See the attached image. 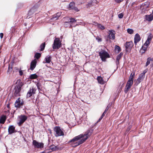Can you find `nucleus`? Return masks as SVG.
I'll list each match as a JSON object with an SVG mask.
<instances>
[{
    "instance_id": "f257e3e1",
    "label": "nucleus",
    "mask_w": 153,
    "mask_h": 153,
    "mask_svg": "<svg viewBox=\"0 0 153 153\" xmlns=\"http://www.w3.org/2000/svg\"><path fill=\"white\" fill-rule=\"evenodd\" d=\"M89 137V134H79L71 140L69 143H71L72 146L75 147L84 143Z\"/></svg>"
},
{
    "instance_id": "f03ea898",
    "label": "nucleus",
    "mask_w": 153,
    "mask_h": 153,
    "mask_svg": "<svg viewBox=\"0 0 153 153\" xmlns=\"http://www.w3.org/2000/svg\"><path fill=\"white\" fill-rule=\"evenodd\" d=\"M23 83L22 82H18V84L16 85L14 89V95L16 97L20 96V92L21 90V88L23 85Z\"/></svg>"
},
{
    "instance_id": "7ed1b4c3",
    "label": "nucleus",
    "mask_w": 153,
    "mask_h": 153,
    "mask_svg": "<svg viewBox=\"0 0 153 153\" xmlns=\"http://www.w3.org/2000/svg\"><path fill=\"white\" fill-rule=\"evenodd\" d=\"M99 56L103 62H105L106 59L110 57L109 53L105 50H102L99 52Z\"/></svg>"
},
{
    "instance_id": "20e7f679",
    "label": "nucleus",
    "mask_w": 153,
    "mask_h": 153,
    "mask_svg": "<svg viewBox=\"0 0 153 153\" xmlns=\"http://www.w3.org/2000/svg\"><path fill=\"white\" fill-rule=\"evenodd\" d=\"M64 19L65 21L64 22V25L66 27L68 26L71 27V25L73 23L76 22V20L74 18L65 17L64 18Z\"/></svg>"
},
{
    "instance_id": "39448f33",
    "label": "nucleus",
    "mask_w": 153,
    "mask_h": 153,
    "mask_svg": "<svg viewBox=\"0 0 153 153\" xmlns=\"http://www.w3.org/2000/svg\"><path fill=\"white\" fill-rule=\"evenodd\" d=\"M62 46L61 41L59 38H56L52 45V48L53 49L57 50Z\"/></svg>"
},
{
    "instance_id": "423d86ee",
    "label": "nucleus",
    "mask_w": 153,
    "mask_h": 153,
    "mask_svg": "<svg viewBox=\"0 0 153 153\" xmlns=\"http://www.w3.org/2000/svg\"><path fill=\"white\" fill-rule=\"evenodd\" d=\"M36 89L33 87L30 88L29 90L27 92L26 97L27 98H29L34 95L35 93Z\"/></svg>"
},
{
    "instance_id": "0eeeda50",
    "label": "nucleus",
    "mask_w": 153,
    "mask_h": 153,
    "mask_svg": "<svg viewBox=\"0 0 153 153\" xmlns=\"http://www.w3.org/2000/svg\"><path fill=\"white\" fill-rule=\"evenodd\" d=\"M125 46L126 52H129L133 46V43L132 41L126 42L125 44Z\"/></svg>"
},
{
    "instance_id": "6e6552de",
    "label": "nucleus",
    "mask_w": 153,
    "mask_h": 153,
    "mask_svg": "<svg viewBox=\"0 0 153 153\" xmlns=\"http://www.w3.org/2000/svg\"><path fill=\"white\" fill-rule=\"evenodd\" d=\"M24 101L23 100L21 102L20 98L19 97L16 100L15 102V107L17 108H20L24 105Z\"/></svg>"
},
{
    "instance_id": "1a4fd4ad",
    "label": "nucleus",
    "mask_w": 153,
    "mask_h": 153,
    "mask_svg": "<svg viewBox=\"0 0 153 153\" xmlns=\"http://www.w3.org/2000/svg\"><path fill=\"white\" fill-rule=\"evenodd\" d=\"M33 144L35 148L42 149L44 147V144L42 143H39L36 140H33Z\"/></svg>"
},
{
    "instance_id": "9d476101",
    "label": "nucleus",
    "mask_w": 153,
    "mask_h": 153,
    "mask_svg": "<svg viewBox=\"0 0 153 153\" xmlns=\"http://www.w3.org/2000/svg\"><path fill=\"white\" fill-rule=\"evenodd\" d=\"M19 121L18 123L19 126H21L27 119V117L25 115H21L19 116Z\"/></svg>"
},
{
    "instance_id": "9b49d317",
    "label": "nucleus",
    "mask_w": 153,
    "mask_h": 153,
    "mask_svg": "<svg viewBox=\"0 0 153 153\" xmlns=\"http://www.w3.org/2000/svg\"><path fill=\"white\" fill-rule=\"evenodd\" d=\"M53 130L56 134H64L63 129L59 126H56L54 127Z\"/></svg>"
},
{
    "instance_id": "f8f14e48",
    "label": "nucleus",
    "mask_w": 153,
    "mask_h": 153,
    "mask_svg": "<svg viewBox=\"0 0 153 153\" xmlns=\"http://www.w3.org/2000/svg\"><path fill=\"white\" fill-rule=\"evenodd\" d=\"M38 7V6L37 5H35L29 10L28 15L29 16H31L33 15L36 11Z\"/></svg>"
},
{
    "instance_id": "ddd939ff",
    "label": "nucleus",
    "mask_w": 153,
    "mask_h": 153,
    "mask_svg": "<svg viewBox=\"0 0 153 153\" xmlns=\"http://www.w3.org/2000/svg\"><path fill=\"white\" fill-rule=\"evenodd\" d=\"M133 84V83H132L131 82H129V81L127 82L124 90V92L126 94L128 92Z\"/></svg>"
},
{
    "instance_id": "4468645a",
    "label": "nucleus",
    "mask_w": 153,
    "mask_h": 153,
    "mask_svg": "<svg viewBox=\"0 0 153 153\" xmlns=\"http://www.w3.org/2000/svg\"><path fill=\"white\" fill-rule=\"evenodd\" d=\"M37 63V60L36 59L33 60L30 63V69L31 71L33 70L36 65Z\"/></svg>"
},
{
    "instance_id": "2eb2a0df",
    "label": "nucleus",
    "mask_w": 153,
    "mask_h": 153,
    "mask_svg": "<svg viewBox=\"0 0 153 153\" xmlns=\"http://www.w3.org/2000/svg\"><path fill=\"white\" fill-rule=\"evenodd\" d=\"M110 33L108 35V37L110 39L114 40L115 39V31L112 30H110L109 31Z\"/></svg>"
},
{
    "instance_id": "dca6fc26",
    "label": "nucleus",
    "mask_w": 153,
    "mask_h": 153,
    "mask_svg": "<svg viewBox=\"0 0 153 153\" xmlns=\"http://www.w3.org/2000/svg\"><path fill=\"white\" fill-rule=\"evenodd\" d=\"M144 76L140 74L139 75V76L137 79L136 82V85H138L143 80L145 77Z\"/></svg>"
},
{
    "instance_id": "f3484780",
    "label": "nucleus",
    "mask_w": 153,
    "mask_h": 153,
    "mask_svg": "<svg viewBox=\"0 0 153 153\" xmlns=\"http://www.w3.org/2000/svg\"><path fill=\"white\" fill-rule=\"evenodd\" d=\"M9 134L16 133L17 131L15 129V127L13 126H10L8 129Z\"/></svg>"
},
{
    "instance_id": "a211bd4d",
    "label": "nucleus",
    "mask_w": 153,
    "mask_h": 153,
    "mask_svg": "<svg viewBox=\"0 0 153 153\" xmlns=\"http://www.w3.org/2000/svg\"><path fill=\"white\" fill-rule=\"evenodd\" d=\"M140 40V35L138 33H136L134 36V43L136 45L137 43L139 42Z\"/></svg>"
},
{
    "instance_id": "6ab92c4d",
    "label": "nucleus",
    "mask_w": 153,
    "mask_h": 153,
    "mask_svg": "<svg viewBox=\"0 0 153 153\" xmlns=\"http://www.w3.org/2000/svg\"><path fill=\"white\" fill-rule=\"evenodd\" d=\"M61 14L60 13H58L56 14L53 16L52 17L51 19V20H57L60 16Z\"/></svg>"
},
{
    "instance_id": "aec40b11",
    "label": "nucleus",
    "mask_w": 153,
    "mask_h": 153,
    "mask_svg": "<svg viewBox=\"0 0 153 153\" xmlns=\"http://www.w3.org/2000/svg\"><path fill=\"white\" fill-rule=\"evenodd\" d=\"M134 73H132L130 75L129 78V79L128 80V82H131V83H133V81L134 79Z\"/></svg>"
},
{
    "instance_id": "412c9836",
    "label": "nucleus",
    "mask_w": 153,
    "mask_h": 153,
    "mask_svg": "<svg viewBox=\"0 0 153 153\" xmlns=\"http://www.w3.org/2000/svg\"><path fill=\"white\" fill-rule=\"evenodd\" d=\"M145 16L146 20L148 21H151L153 19V16L152 14L146 15Z\"/></svg>"
},
{
    "instance_id": "4be33fe9",
    "label": "nucleus",
    "mask_w": 153,
    "mask_h": 153,
    "mask_svg": "<svg viewBox=\"0 0 153 153\" xmlns=\"http://www.w3.org/2000/svg\"><path fill=\"white\" fill-rule=\"evenodd\" d=\"M6 119V117L5 115L2 116L0 118V123L4 124Z\"/></svg>"
},
{
    "instance_id": "5701e85b",
    "label": "nucleus",
    "mask_w": 153,
    "mask_h": 153,
    "mask_svg": "<svg viewBox=\"0 0 153 153\" xmlns=\"http://www.w3.org/2000/svg\"><path fill=\"white\" fill-rule=\"evenodd\" d=\"M51 56L49 55L47 56L45 58L46 62L48 63H50L51 61Z\"/></svg>"
},
{
    "instance_id": "b1692460",
    "label": "nucleus",
    "mask_w": 153,
    "mask_h": 153,
    "mask_svg": "<svg viewBox=\"0 0 153 153\" xmlns=\"http://www.w3.org/2000/svg\"><path fill=\"white\" fill-rule=\"evenodd\" d=\"M97 79L99 83L102 84H104V81L100 76H98L97 77Z\"/></svg>"
},
{
    "instance_id": "393cba45",
    "label": "nucleus",
    "mask_w": 153,
    "mask_h": 153,
    "mask_svg": "<svg viewBox=\"0 0 153 153\" xmlns=\"http://www.w3.org/2000/svg\"><path fill=\"white\" fill-rule=\"evenodd\" d=\"M149 4L150 3L149 2H146L142 4V6L145 8L146 9L149 7Z\"/></svg>"
},
{
    "instance_id": "a878e982",
    "label": "nucleus",
    "mask_w": 153,
    "mask_h": 153,
    "mask_svg": "<svg viewBox=\"0 0 153 153\" xmlns=\"http://www.w3.org/2000/svg\"><path fill=\"white\" fill-rule=\"evenodd\" d=\"M38 77V76L36 74H35L30 75L29 76V78L30 79H34L37 78Z\"/></svg>"
},
{
    "instance_id": "bb28decb",
    "label": "nucleus",
    "mask_w": 153,
    "mask_h": 153,
    "mask_svg": "<svg viewBox=\"0 0 153 153\" xmlns=\"http://www.w3.org/2000/svg\"><path fill=\"white\" fill-rule=\"evenodd\" d=\"M45 42H44L42 43L40 46V51H43L45 48Z\"/></svg>"
},
{
    "instance_id": "cd10ccee",
    "label": "nucleus",
    "mask_w": 153,
    "mask_h": 153,
    "mask_svg": "<svg viewBox=\"0 0 153 153\" xmlns=\"http://www.w3.org/2000/svg\"><path fill=\"white\" fill-rule=\"evenodd\" d=\"M115 49L116 52H117V53H119L121 51L120 47L117 45H116L115 47Z\"/></svg>"
},
{
    "instance_id": "c85d7f7f",
    "label": "nucleus",
    "mask_w": 153,
    "mask_h": 153,
    "mask_svg": "<svg viewBox=\"0 0 153 153\" xmlns=\"http://www.w3.org/2000/svg\"><path fill=\"white\" fill-rule=\"evenodd\" d=\"M93 129L92 128H90L87 131L85 134H91L93 133Z\"/></svg>"
},
{
    "instance_id": "c756f323",
    "label": "nucleus",
    "mask_w": 153,
    "mask_h": 153,
    "mask_svg": "<svg viewBox=\"0 0 153 153\" xmlns=\"http://www.w3.org/2000/svg\"><path fill=\"white\" fill-rule=\"evenodd\" d=\"M75 4L74 2H71L69 4V9L70 10H72V8H74L75 7Z\"/></svg>"
},
{
    "instance_id": "7c9ffc66",
    "label": "nucleus",
    "mask_w": 153,
    "mask_h": 153,
    "mask_svg": "<svg viewBox=\"0 0 153 153\" xmlns=\"http://www.w3.org/2000/svg\"><path fill=\"white\" fill-rule=\"evenodd\" d=\"M121 58V57L117 55V56L116 59V63L117 65H118L119 64V61L120 59Z\"/></svg>"
},
{
    "instance_id": "2f4dec72",
    "label": "nucleus",
    "mask_w": 153,
    "mask_h": 153,
    "mask_svg": "<svg viewBox=\"0 0 153 153\" xmlns=\"http://www.w3.org/2000/svg\"><path fill=\"white\" fill-rule=\"evenodd\" d=\"M41 56V54L39 53H36L34 57L38 59Z\"/></svg>"
},
{
    "instance_id": "473e14b6",
    "label": "nucleus",
    "mask_w": 153,
    "mask_h": 153,
    "mask_svg": "<svg viewBox=\"0 0 153 153\" xmlns=\"http://www.w3.org/2000/svg\"><path fill=\"white\" fill-rule=\"evenodd\" d=\"M97 26L98 27L100 28L101 30H103L105 29V27L101 25L100 24H97Z\"/></svg>"
},
{
    "instance_id": "72a5a7b5",
    "label": "nucleus",
    "mask_w": 153,
    "mask_h": 153,
    "mask_svg": "<svg viewBox=\"0 0 153 153\" xmlns=\"http://www.w3.org/2000/svg\"><path fill=\"white\" fill-rule=\"evenodd\" d=\"M152 61V59L151 58L149 57L148 58H147V61L146 62V66H147L148 65L150 64V61Z\"/></svg>"
},
{
    "instance_id": "f704fd0d",
    "label": "nucleus",
    "mask_w": 153,
    "mask_h": 153,
    "mask_svg": "<svg viewBox=\"0 0 153 153\" xmlns=\"http://www.w3.org/2000/svg\"><path fill=\"white\" fill-rule=\"evenodd\" d=\"M127 32L130 34H132L134 33V30L128 28L127 29Z\"/></svg>"
},
{
    "instance_id": "c9c22d12",
    "label": "nucleus",
    "mask_w": 153,
    "mask_h": 153,
    "mask_svg": "<svg viewBox=\"0 0 153 153\" xmlns=\"http://www.w3.org/2000/svg\"><path fill=\"white\" fill-rule=\"evenodd\" d=\"M153 36L152 35L151 33H150L148 36L147 40L151 41L153 38Z\"/></svg>"
},
{
    "instance_id": "e433bc0d",
    "label": "nucleus",
    "mask_w": 153,
    "mask_h": 153,
    "mask_svg": "<svg viewBox=\"0 0 153 153\" xmlns=\"http://www.w3.org/2000/svg\"><path fill=\"white\" fill-rule=\"evenodd\" d=\"M132 126L131 125H129L128 127L126 129V133L130 132H131V131L130 132H129V131L130 130Z\"/></svg>"
},
{
    "instance_id": "4c0bfd02",
    "label": "nucleus",
    "mask_w": 153,
    "mask_h": 153,
    "mask_svg": "<svg viewBox=\"0 0 153 153\" xmlns=\"http://www.w3.org/2000/svg\"><path fill=\"white\" fill-rule=\"evenodd\" d=\"M51 149L53 151H56V146H50Z\"/></svg>"
},
{
    "instance_id": "58836bf2",
    "label": "nucleus",
    "mask_w": 153,
    "mask_h": 153,
    "mask_svg": "<svg viewBox=\"0 0 153 153\" xmlns=\"http://www.w3.org/2000/svg\"><path fill=\"white\" fill-rule=\"evenodd\" d=\"M96 39L98 42H101L102 41V39L98 36L96 37Z\"/></svg>"
},
{
    "instance_id": "ea45409f",
    "label": "nucleus",
    "mask_w": 153,
    "mask_h": 153,
    "mask_svg": "<svg viewBox=\"0 0 153 153\" xmlns=\"http://www.w3.org/2000/svg\"><path fill=\"white\" fill-rule=\"evenodd\" d=\"M147 46L144 45L143 46H142L141 49L143 50L144 51V52L147 50Z\"/></svg>"
},
{
    "instance_id": "a19ab883",
    "label": "nucleus",
    "mask_w": 153,
    "mask_h": 153,
    "mask_svg": "<svg viewBox=\"0 0 153 153\" xmlns=\"http://www.w3.org/2000/svg\"><path fill=\"white\" fill-rule=\"evenodd\" d=\"M63 147L56 146V151L61 150L63 149Z\"/></svg>"
},
{
    "instance_id": "79ce46f5",
    "label": "nucleus",
    "mask_w": 153,
    "mask_h": 153,
    "mask_svg": "<svg viewBox=\"0 0 153 153\" xmlns=\"http://www.w3.org/2000/svg\"><path fill=\"white\" fill-rule=\"evenodd\" d=\"M150 41L146 40L145 43L144 44V45L145 46H148V45L150 44Z\"/></svg>"
},
{
    "instance_id": "37998d69",
    "label": "nucleus",
    "mask_w": 153,
    "mask_h": 153,
    "mask_svg": "<svg viewBox=\"0 0 153 153\" xmlns=\"http://www.w3.org/2000/svg\"><path fill=\"white\" fill-rule=\"evenodd\" d=\"M36 86H37L38 89L39 91V90H40V87L41 86L39 82H37L36 84Z\"/></svg>"
},
{
    "instance_id": "c03bdc74",
    "label": "nucleus",
    "mask_w": 153,
    "mask_h": 153,
    "mask_svg": "<svg viewBox=\"0 0 153 153\" xmlns=\"http://www.w3.org/2000/svg\"><path fill=\"white\" fill-rule=\"evenodd\" d=\"M12 70V67L10 66V65L9 66L8 70L7 71L8 72L11 71Z\"/></svg>"
},
{
    "instance_id": "a18cd8bd",
    "label": "nucleus",
    "mask_w": 153,
    "mask_h": 153,
    "mask_svg": "<svg viewBox=\"0 0 153 153\" xmlns=\"http://www.w3.org/2000/svg\"><path fill=\"white\" fill-rule=\"evenodd\" d=\"M72 10H73L76 12H78L79 11V10L78 8L77 7H74V8H72Z\"/></svg>"
},
{
    "instance_id": "49530a36",
    "label": "nucleus",
    "mask_w": 153,
    "mask_h": 153,
    "mask_svg": "<svg viewBox=\"0 0 153 153\" xmlns=\"http://www.w3.org/2000/svg\"><path fill=\"white\" fill-rule=\"evenodd\" d=\"M123 14L122 13H121L118 15V17L119 18L121 19L123 17Z\"/></svg>"
},
{
    "instance_id": "de8ad7c7",
    "label": "nucleus",
    "mask_w": 153,
    "mask_h": 153,
    "mask_svg": "<svg viewBox=\"0 0 153 153\" xmlns=\"http://www.w3.org/2000/svg\"><path fill=\"white\" fill-rule=\"evenodd\" d=\"M117 3H120L123 1V0H114Z\"/></svg>"
},
{
    "instance_id": "09e8293b",
    "label": "nucleus",
    "mask_w": 153,
    "mask_h": 153,
    "mask_svg": "<svg viewBox=\"0 0 153 153\" xmlns=\"http://www.w3.org/2000/svg\"><path fill=\"white\" fill-rule=\"evenodd\" d=\"M146 72H147V71H146V70H145L143 71V72L142 73H141V74L145 76V74Z\"/></svg>"
},
{
    "instance_id": "8fccbe9b",
    "label": "nucleus",
    "mask_w": 153,
    "mask_h": 153,
    "mask_svg": "<svg viewBox=\"0 0 153 153\" xmlns=\"http://www.w3.org/2000/svg\"><path fill=\"white\" fill-rule=\"evenodd\" d=\"M3 33H0V37L1 39H2L3 37Z\"/></svg>"
},
{
    "instance_id": "3c124183",
    "label": "nucleus",
    "mask_w": 153,
    "mask_h": 153,
    "mask_svg": "<svg viewBox=\"0 0 153 153\" xmlns=\"http://www.w3.org/2000/svg\"><path fill=\"white\" fill-rule=\"evenodd\" d=\"M19 75L20 76H22L23 74V72L22 71H19Z\"/></svg>"
},
{
    "instance_id": "603ef678",
    "label": "nucleus",
    "mask_w": 153,
    "mask_h": 153,
    "mask_svg": "<svg viewBox=\"0 0 153 153\" xmlns=\"http://www.w3.org/2000/svg\"><path fill=\"white\" fill-rule=\"evenodd\" d=\"M106 112L104 111L101 116L102 117H103L105 116V114H106Z\"/></svg>"
},
{
    "instance_id": "864d4df0",
    "label": "nucleus",
    "mask_w": 153,
    "mask_h": 153,
    "mask_svg": "<svg viewBox=\"0 0 153 153\" xmlns=\"http://www.w3.org/2000/svg\"><path fill=\"white\" fill-rule=\"evenodd\" d=\"M103 117L101 116V117H100V118H99V120L97 121V122H100L103 118Z\"/></svg>"
},
{
    "instance_id": "5fc2aeb1",
    "label": "nucleus",
    "mask_w": 153,
    "mask_h": 153,
    "mask_svg": "<svg viewBox=\"0 0 153 153\" xmlns=\"http://www.w3.org/2000/svg\"><path fill=\"white\" fill-rule=\"evenodd\" d=\"M123 55V53H122V52H121L118 55L119 56H120V57H122V56Z\"/></svg>"
},
{
    "instance_id": "6e6d98bb",
    "label": "nucleus",
    "mask_w": 153,
    "mask_h": 153,
    "mask_svg": "<svg viewBox=\"0 0 153 153\" xmlns=\"http://www.w3.org/2000/svg\"><path fill=\"white\" fill-rule=\"evenodd\" d=\"M109 108V107H108V106L106 108H105V111H106V112H107V111H108V109Z\"/></svg>"
},
{
    "instance_id": "4d7b16f0",
    "label": "nucleus",
    "mask_w": 153,
    "mask_h": 153,
    "mask_svg": "<svg viewBox=\"0 0 153 153\" xmlns=\"http://www.w3.org/2000/svg\"><path fill=\"white\" fill-rule=\"evenodd\" d=\"M64 134H55V136L56 137H58V136H61V135H64Z\"/></svg>"
},
{
    "instance_id": "13d9d810",
    "label": "nucleus",
    "mask_w": 153,
    "mask_h": 153,
    "mask_svg": "<svg viewBox=\"0 0 153 153\" xmlns=\"http://www.w3.org/2000/svg\"><path fill=\"white\" fill-rule=\"evenodd\" d=\"M88 6H91V5H94V4H93V3L92 2L91 4L90 3L88 4Z\"/></svg>"
},
{
    "instance_id": "bf43d9fd",
    "label": "nucleus",
    "mask_w": 153,
    "mask_h": 153,
    "mask_svg": "<svg viewBox=\"0 0 153 153\" xmlns=\"http://www.w3.org/2000/svg\"><path fill=\"white\" fill-rule=\"evenodd\" d=\"M96 1H97L96 0H91L92 2H96Z\"/></svg>"
},
{
    "instance_id": "052dcab7",
    "label": "nucleus",
    "mask_w": 153,
    "mask_h": 153,
    "mask_svg": "<svg viewBox=\"0 0 153 153\" xmlns=\"http://www.w3.org/2000/svg\"><path fill=\"white\" fill-rule=\"evenodd\" d=\"M49 131H50V133H51V130H50L49 129Z\"/></svg>"
},
{
    "instance_id": "680f3d73",
    "label": "nucleus",
    "mask_w": 153,
    "mask_h": 153,
    "mask_svg": "<svg viewBox=\"0 0 153 153\" xmlns=\"http://www.w3.org/2000/svg\"><path fill=\"white\" fill-rule=\"evenodd\" d=\"M9 106V105H7V107H8Z\"/></svg>"
},
{
    "instance_id": "e2e57ef3",
    "label": "nucleus",
    "mask_w": 153,
    "mask_h": 153,
    "mask_svg": "<svg viewBox=\"0 0 153 153\" xmlns=\"http://www.w3.org/2000/svg\"><path fill=\"white\" fill-rule=\"evenodd\" d=\"M134 4V3L133 2V3H132V5L133 4Z\"/></svg>"
},
{
    "instance_id": "0e129e2a",
    "label": "nucleus",
    "mask_w": 153,
    "mask_h": 153,
    "mask_svg": "<svg viewBox=\"0 0 153 153\" xmlns=\"http://www.w3.org/2000/svg\"><path fill=\"white\" fill-rule=\"evenodd\" d=\"M1 133V130L0 129V133Z\"/></svg>"
}]
</instances>
